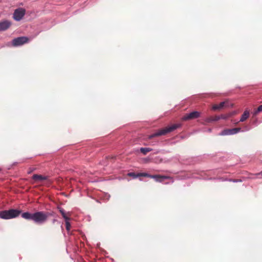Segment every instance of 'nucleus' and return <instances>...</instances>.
Wrapping results in <instances>:
<instances>
[{
    "mask_svg": "<svg viewBox=\"0 0 262 262\" xmlns=\"http://www.w3.org/2000/svg\"><path fill=\"white\" fill-rule=\"evenodd\" d=\"M220 119V116L210 117L206 119V122H210L212 121H216Z\"/></svg>",
    "mask_w": 262,
    "mask_h": 262,
    "instance_id": "obj_14",
    "label": "nucleus"
},
{
    "mask_svg": "<svg viewBox=\"0 0 262 262\" xmlns=\"http://www.w3.org/2000/svg\"><path fill=\"white\" fill-rule=\"evenodd\" d=\"M231 116V114H229L228 115H221L220 116V119L222 118V119H227L228 118H229V117H230Z\"/></svg>",
    "mask_w": 262,
    "mask_h": 262,
    "instance_id": "obj_21",
    "label": "nucleus"
},
{
    "mask_svg": "<svg viewBox=\"0 0 262 262\" xmlns=\"http://www.w3.org/2000/svg\"><path fill=\"white\" fill-rule=\"evenodd\" d=\"M154 176H157L156 178H152V179H155L157 182H162L165 179H169L171 178L169 176H161V175H154Z\"/></svg>",
    "mask_w": 262,
    "mask_h": 262,
    "instance_id": "obj_10",
    "label": "nucleus"
},
{
    "mask_svg": "<svg viewBox=\"0 0 262 262\" xmlns=\"http://www.w3.org/2000/svg\"><path fill=\"white\" fill-rule=\"evenodd\" d=\"M57 222L58 223V221L56 219H53L52 221V223L54 224L55 223Z\"/></svg>",
    "mask_w": 262,
    "mask_h": 262,
    "instance_id": "obj_22",
    "label": "nucleus"
},
{
    "mask_svg": "<svg viewBox=\"0 0 262 262\" xmlns=\"http://www.w3.org/2000/svg\"><path fill=\"white\" fill-rule=\"evenodd\" d=\"M66 227L67 231H69L71 229V224L69 220H66Z\"/></svg>",
    "mask_w": 262,
    "mask_h": 262,
    "instance_id": "obj_18",
    "label": "nucleus"
},
{
    "mask_svg": "<svg viewBox=\"0 0 262 262\" xmlns=\"http://www.w3.org/2000/svg\"><path fill=\"white\" fill-rule=\"evenodd\" d=\"M35 170H36V168H35V167H30L28 169V173L30 174L32 172H33L34 171H35Z\"/></svg>",
    "mask_w": 262,
    "mask_h": 262,
    "instance_id": "obj_20",
    "label": "nucleus"
},
{
    "mask_svg": "<svg viewBox=\"0 0 262 262\" xmlns=\"http://www.w3.org/2000/svg\"><path fill=\"white\" fill-rule=\"evenodd\" d=\"M152 149L151 148H140V151L144 155H145L147 152L151 151Z\"/></svg>",
    "mask_w": 262,
    "mask_h": 262,
    "instance_id": "obj_15",
    "label": "nucleus"
},
{
    "mask_svg": "<svg viewBox=\"0 0 262 262\" xmlns=\"http://www.w3.org/2000/svg\"><path fill=\"white\" fill-rule=\"evenodd\" d=\"M21 211L18 209H9L0 211V218L4 220H9L18 216Z\"/></svg>",
    "mask_w": 262,
    "mask_h": 262,
    "instance_id": "obj_2",
    "label": "nucleus"
},
{
    "mask_svg": "<svg viewBox=\"0 0 262 262\" xmlns=\"http://www.w3.org/2000/svg\"><path fill=\"white\" fill-rule=\"evenodd\" d=\"M11 23L8 20L0 22V31H5L8 29L11 26Z\"/></svg>",
    "mask_w": 262,
    "mask_h": 262,
    "instance_id": "obj_9",
    "label": "nucleus"
},
{
    "mask_svg": "<svg viewBox=\"0 0 262 262\" xmlns=\"http://www.w3.org/2000/svg\"><path fill=\"white\" fill-rule=\"evenodd\" d=\"M249 117V112L247 110H246L243 114L242 115V117L240 119V122H244L246 120H247Z\"/></svg>",
    "mask_w": 262,
    "mask_h": 262,
    "instance_id": "obj_12",
    "label": "nucleus"
},
{
    "mask_svg": "<svg viewBox=\"0 0 262 262\" xmlns=\"http://www.w3.org/2000/svg\"><path fill=\"white\" fill-rule=\"evenodd\" d=\"M200 117V113L198 111H194L191 112L189 114H186L185 115L183 118L182 120L183 121H186L189 120H192L196 118H198Z\"/></svg>",
    "mask_w": 262,
    "mask_h": 262,
    "instance_id": "obj_6",
    "label": "nucleus"
},
{
    "mask_svg": "<svg viewBox=\"0 0 262 262\" xmlns=\"http://www.w3.org/2000/svg\"><path fill=\"white\" fill-rule=\"evenodd\" d=\"M26 13L25 9L23 8H18L14 11L13 17L16 21L20 20L24 16Z\"/></svg>",
    "mask_w": 262,
    "mask_h": 262,
    "instance_id": "obj_5",
    "label": "nucleus"
},
{
    "mask_svg": "<svg viewBox=\"0 0 262 262\" xmlns=\"http://www.w3.org/2000/svg\"><path fill=\"white\" fill-rule=\"evenodd\" d=\"M259 174L262 175V171Z\"/></svg>",
    "mask_w": 262,
    "mask_h": 262,
    "instance_id": "obj_24",
    "label": "nucleus"
},
{
    "mask_svg": "<svg viewBox=\"0 0 262 262\" xmlns=\"http://www.w3.org/2000/svg\"><path fill=\"white\" fill-rule=\"evenodd\" d=\"M238 181L239 182H241V180H233V182H238Z\"/></svg>",
    "mask_w": 262,
    "mask_h": 262,
    "instance_id": "obj_23",
    "label": "nucleus"
},
{
    "mask_svg": "<svg viewBox=\"0 0 262 262\" xmlns=\"http://www.w3.org/2000/svg\"><path fill=\"white\" fill-rule=\"evenodd\" d=\"M179 124H173L170 126L166 127L165 128L159 130L156 133L149 135L148 137L149 139H151L156 137H158L162 135H165L166 134L171 132L178 128L179 127Z\"/></svg>",
    "mask_w": 262,
    "mask_h": 262,
    "instance_id": "obj_3",
    "label": "nucleus"
},
{
    "mask_svg": "<svg viewBox=\"0 0 262 262\" xmlns=\"http://www.w3.org/2000/svg\"><path fill=\"white\" fill-rule=\"evenodd\" d=\"M139 177H148V178H156L157 176H152L151 174H149L147 173H138Z\"/></svg>",
    "mask_w": 262,
    "mask_h": 262,
    "instance_id": "obj_16",
    "label": "nucleus"
},
{
    "mask_svg": "<svg viewBox=\"0 0 262 262\" xmlns=\"http://www.w3.org/2000/svg\"><path fill=\"white\" fill-rule=\"evenodd\" d=\"M59 211L61 214L62 217L65 219V220H69L70 217H68L67 214L65 213L64 210L61 208H58Z\"/></svg>",
    "mask_w": 262,
    "mask_h": 262,
    "instance_id": "obj_13",
    "label": "nucleus"
},
{
    "mask_svg": "<svg viewBox=\"0 0 262 262\" xmlns=\"http://www.w3.org/2000/svg\"><path fill=\"white\" fill-rule=\"evenodd\" d=\"M226 103V102H222L219 104H214L212 106V110L215 111L222 109L225 106Z\"/></svg>",
    "mask_w": 262,
    "mask_h": 262,
    "instance_id": "obj_11",
    "label": "nucleus"
},
{
    "mask_svg": "<svg viewBox=\"0 0 262 262\" xmlns=\"http://www.w3.org/2000/svg\"><path fill=\"white\" fill-rule=\"evenodd\" d=\"M50 215V213L45 211H37L33 213L26 212L21 214V217L26 220H32L36 224H42L47 222Z\"/></svg>",
    "mask_w": 262,
    "mask_h": 262,
    "instance_id": "obj_1",
    "label": "nucleus"
},
{
    "mask_svg": "<svg viewBox=\"0 0 262 262\" xmlns=\"http://www.w3.org/2000/svg\"><path fill=\"white\" fill-rule=\"evenodd\" d=\"M262 111V105H259L253 113V116H256L257 114Z\"/></svg>",
    "mask_w": 262,
    "mask_h": 262,
    "instance_id": "obj_17",
    "label": "nucleus"
},
{
    "mask_svg": "<svg viewBox=\"0 0 262 262\" xmlns=\"http://www.w3.org/2000/svg\"><path fill=\"white\" fill-rule=\"evenodd\" d=\"M29 41L28 37L26 36L18 37L13 39L12 41V46L14 47H17L22 46Z\"/></svg>",
    "mask_w": 262,
    "mask_h": 262,
    "instance_id": "obj_4",
    "label": "nucleus"
},
{
    "mask_svg": "<svg viewBox=\"0 0 262 262\" xmlns=\"http://www.w3.org/2000/svg\"><path fill=\"white\" fill-rule=\"evenodd\" d=\"M32 179L36 182H41L44 180H47L48 179L47 176H43L40 174H34L32 177Z\"/></svg>",
    "mask_w": 262,
    "mask_h": 262,
    "instance_id": "obj_8",
    "label": "nucleus"
},
{
    "mask_svg": "<svg viewBox=\"0 0 262 262\" xmlns=\"http://www.w3.org/2000/svg\"><path fill=\"white\" fill-rule=\"evenodd\" d=\"M241 130V128L240 127L226 129L223 130L221 133V135L223 136L234 135L240 132Z\"/></svg>",
    "mask_w": 262,
    "mask_h": 262,
    "instance_id": "obj_7",
    "label": "nucleus"
},
{
    "mask_svg": "<svg viewBox=\"0 0 262 262\" xmlns=\"http://www.w3.org/2000/svg\"><path fill=\"white\" fill-rule=\"evenodd\" d=\"M128 176L132 177L134 178H137L139 177L138 173L136 174L135 172H129L128 173Z\"/></svg>",
    "mask_w": 262,
    "mask_h": 262,
    "instance_id": "obj_19",
    "label": "nucleus"
}]
</instances>
